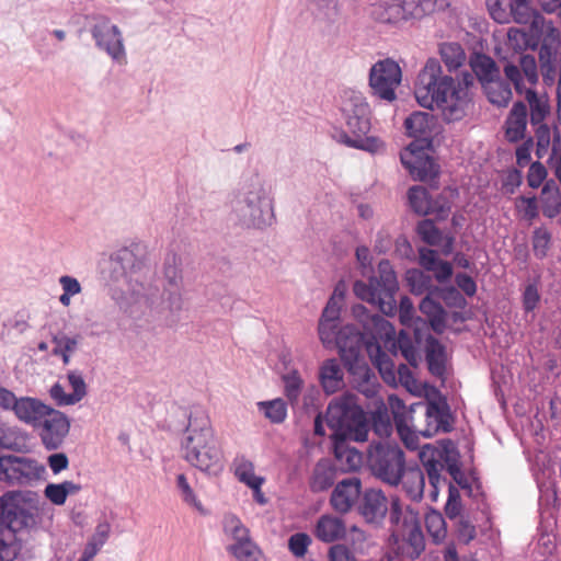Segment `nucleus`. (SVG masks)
<instances>
[{"mask_svg":"<svg viewBox=\"0 0 561 561\" xmlns=\"http://www.w3.org/2000/svg\"><path fill=\"white\" fill-rule=\"evenodd\" d=\"M472 75L466 72L461 81H455L453 77L443 75L438 60L428 59L417 76L414 94L422 107L437 108L444 121L453 123L468 114L472 105Z\"/></svg>","mask_w":561,"mask_h":561,"instance_id":"1","label":"nucleus"},{"mask_svg":"<svg viewBox=\"0 0 561 561\" xmlns=\"http://www.w3.org/2000/svg\"><path fill=\"white\" fill-rule=\"evenodd\" d=\"M389 404L397 432L409 449L419 448V435L432 437L451 428L446 403L420 401L407 409L400 398L390 396Z\"/></svg>","mask_w":561,"mask_h":561,"instance_id":"2","label":"nucleus"},{"mask_svg":"<svg viewBox=\"0 0 561 561\" xmlns=\"http://www.w3.org/2000/svg\"><path fill=\"white\" fill-rule=\"evenodd\" d=\"M146 245L141 242H133L111 255L112 278L118 282L122 277L126 278L127 289L121 291L118 296L114 294L121 309L134 313L133 301L140 298L154 304L159 296V286L156 282L145 280L139 272L145 266Z\"/></svg>","mask_w":561,"mask_h":561,"instance_id":"3","label":"nucleus"},{"mask_svg":"<svg viewBox=\"0 0 561 561\" xmlns=\"http://www.w3.org/2000/svg\"><path fill=\"white\" fill-rule=\"evenodd\" d=\"M37 524V496L33 492H9L0 497V561L19 553L18 534Z\"/></svg>","mask_w":561,"mask_h":561,"instance_id":"4","label":"nucleus"},{"mask_svg":"<svg viewBox=\"0 0 561 561\" xmlns=\"http://www.w3.org/2000/svg\"><path fill=\"white\" fill-rule=\"evenodd\" d=\"M185 460L201 471L217 476L224 469L222 453L207 412L194 407L182 439Z\"/></svg>","mask_w":561,"mask_h":561,"instance_id":"5","label":"nucleus"},{"mask_svg":"<svg viewBox=\"0 0 561 561\" xmlns=\"http://www.w3.org/2000/svg\"><path fill=\"white\" fill-rule=\"evenodd\" d=\"M419 458L426 471L432 495L436 496L440 485L448 486V502H461L457 486L447 481L443 472L446 471L462 490L471 492L470 483L461 469L460 453L450 439L439 442L437 447L426 444L421 447Z\"/></svg>","mask_w":561,"mask_h":561,"instance_id":"6","label":"nucleus"},{"mask_svg":"<svg viewBox=\"0 0 561 561\" xmlns=\"http://www.w3.org/2000/svg\"><path fill=\"white\" fill-rule=\"evenodd\" d=\"M353 311L359 318L363 330L355 325L342 327L333 346L339 350L342 360L350 369L363 358V351H367L368 342L380 341L393 332V327L388 320L378 313H368L364 306L357 305Z\"/></svg>","mask_w":561,"mask_h":561,"instance_id":"7","label":"nucleus"},{"mask_svg":"<svg viewBox=\"0 0 561 561\" xmlns=\"http://www.w3.org/2000/svg\"><path fill=\"white\" fill-rule=\"evenodd\" d=\"M231 209L245 227L262 229L272 225L273 198L259 174H252L240 183L231 199Z\"/></svg>","mask_w":561,"mask_h":561,"instance_id":"8","label":"nucleus"},{"mask_svg":"<svg viewBox=\"0 0 561 561\" xmlns=\"http://www.w3.org/2000/svg\"><path fill=\"white\" fill-rule=\"evenodd\" d=\"M342 112L346 130L336 131L334 135L336 141L370 153H376L383 147L379 138L368 136L371 128V111L362 93L356 91L345 92Z\"/></svg>","mask_w":561,"mask_h":561,"instance_id":"9","label":"nucleus"},{"mask_svg":"<svg viewBox=\"0 0 561 561\" xmlns=\"http://www.w3.org/2000/svg\"><path fill=\"white\" fill-rule=\"evenodd\" d=\"M324 417L327 425L332 430V439L367 440L369 423L353 394H344L332 400Z\"/></svg>","mask_w":561,"mask_h":561,"instance_id":"10","label":"nucleus"},{"mask_svg":"<svg viewBox=\"0 0 561 561\" xmlns=\"http://www.w3.org/2000/svg\"><path fill=\"white\" fill-rule=\"evenodd\" d=\"M399 285L396 273L389 261L378 264V275L369 278L368 283L356 280L353 286L355 296L374 306H378L386 316H392L397 309L396 293Z\"/></svg>","mask_w":561,"mask_h":561,"instance_id":"11","label":"nucleus"},{"mask_svg":"<svg viewBox=\"0 0 561 561\" xmlns=\"http://www.w3.org/2000/svg\"><path fill=\"white\" fill-rule=\"evenodd\" d=\"M446 0H381L371 4L369 15L379 23L401 26L448 7Z\"/></svg>","mask_w":561,"mask_h":561,"instance_id":"12","label":"nucleus"},{"mask_svg":"<svg viewBox=\"0 0 561 561\" xmlns=\"http://www.w3.org/2000/svg\"><path fill=\"white\" fill-rule=\"evenodd\" d=\"M503 71L506 78L514 84L517 93H525L530 107V123L534 126L542 125V121L549 113V105L543 98L524 84L526 80L534 85L538 80L537 62L534 56L523 55L519 57V65L506 62Z\"/></svg>","mask_w":561,"mask_h":561,"instance_id":"13","label":"nucleus"},{"mask_svg":"<svg viewBox=\"0 0 561 561\" xmlns=\"http://www.w3.org/2000/svg\"><path fill=\"white\" fill-rule=\"evenodd\" d=\"M368 465L373 474L385 483L397 486L408 466L404 451L394 444H377L369 451Z\"/></svg>","mask_w":561,"mask_h":561,"instance_id":"14","label":"nucleus"},{"mask_svg":"<svg viewBox=\"0 0 561 561\" xmlns=\"http://www.w3.org/2000/svg\"><path fill=\"white\" fill-rule=\"evenodd\" d=\"M90 33L95 42L96 48L106 53L112 60L126 62V48L123 33L119 27L106 16H93L90 24Z\"/></svg>","mask_w":561,"mask_h":561,"instance_id":"15","label":"nucleus"},{"mask_svg":"<svg viewBox=\"0 0 561 561\" xmlns=\"http://www.w3.org/2000/svg\"><path fill=\"white\" fill-rule=\"evenodd\" d=\"M0 408L3 411L12 412L19 421L34 427L39 425L42 419L50 409L49 405L37 398H18L11 390L4 387H0Z\"/></svg>","mask_w":561,"mask_h":561,"instance_id":"16","label":"nucleus"},{"mask_svg":"<svg viewBox=\"0 0 561 561\" xmlns=\"http://www.w3.org/2000/svg\"><path fill=\"white\" fill-rule=\"evenodd\" d=\"M45 468L35 459L24 456H0V481L26 485L38 480Z\"/></svg>","mask_w":561,"mask_h":561,"instance_id":"17","label":"nucleus"},{"mask_svg":"<svg viewBox=\"0 0 561 561\" xmlns=\"http://www.w3.org/2000/svg\"><path fill=\"white\" fill-rule=\"evenodd\" d=\"M400 66L392 59L377 61L369 71V87L377 98L392 102L396 100V89L401 83Z\"/></svg>","mask_w":561,"mask_h":561,"instance_id":"18","label":"nucleus"},{"mask_svg":"<svg viewBox=\"0 0 561 561\" xmlns=\"http://www.w3.org/2000/svg\"><path fill=\"white\" fill-rule=\"evenodd\" d=\"M401 163L416 181H431L438 174V165L424 150V146L411 142L400 156Z\"/></svg>","mask_w":561,"mask_h":561,"instance_id":"19","label":"nucleus"},{"mask_svg":"<svg viewBox=\"0 0 561 561\" xmlns=\"http://www.w3.org/2000/svg\"><path fill=\"white\" fill-rule=\"evenodd\" d=\"M39 437L47 450L61 447L70 430V421L62 412L50 407L39 423Z\"/></svg>","mask_w":561,"mask_h":561,"instance_id":"20","label":"nucleus"},{"mask_svg":"<svg viewBox=\"0 0 561 561\" xmlns=\"http://www.w3.org/2000/svg\"><path fill=\"white\" fill-rule=\"evenodd\" d=\"M167 294L168 296L165 298V291L161 294L159 290V296L154 299V304H151L145 298H140L138 301H133V306L144 302L151 311L163 318L165 323L171 327L179 320V312L183 309V297L180 291V286L168 289Z\"/></svg>","mask_w":561,"mask_h":561,"instance_id":"21","label":"nucleus"},{"mask_svg":"<svg viewBox=\"0 0 561 561\" xmlns=\"http://www.w3.org/2000/svg\"><path fill=\"white\" fill-rule=\"evenodd\" d=\"M539 61L543 82L548 85L558 83V107L561 112V44H558L557 47L542 44L539 50Z\"/></svg>","mask_w":561,"mask_h":561,"instance_id":"22","label":"nucleus"},{"mask_svg":"<svg viewBox=\"0 0 561 561\" xmlns=\"http://www.w3.org/2000/svg\"><path fill=\"white\" fill-rule=\"evenodd\" d=\"M362 495V482L357 477L339 481L330 496L332 508L340 513H348L355 504L358 505Z\"/></svg>","mask_w":561,"mask_h":561,"instance_id":"23","label":"nucleus"},{"mask_svg":"<svg viewBox=\"0 0 561 561\" xmlns=\"http://www.w3.org/2000/svg\"><path fill=\"white\" fill-rule=\"evenodd\" d=\"M357 511L367 523L379 524L388 512V500L381 490H365L358 502Z\"/></svg>","mask_w":561,"mask_h":561,"instance_id":"24","label":"nucleus"},{"mask_svg":"<svg viewBox=\"0 0 561 561\" xmlns=\"http://www.w3.org/2000/svg\"><path fill=\"white\" fill-rule=\"evenodd\" d=\"M367 353L373 364L378 368L383 381L390 386H397L394 364L390 355L382 351L380 341L368 342Z\"/></svg>","mask_w":561,"mask_h":561,"instance_id":"25","label":"nucleus"},{"mask_svg":"<svg viewBox=\"0 0 561 561\" xmlns=\"http://www.w3.org/2000/svg\"><path fill=\"white\" fill-rule=\"evenodd\" d=\"M319 382L327 394H333L344 387V373L336 359L329 358L320 365Z\"/></svg>","mask_w":561,"mask_h":561,"instance_id":"26","label":"nucleus"},{"mask_svg":"<svg viewBox=\"0 0 561 561\" xmlns=\"http://www.w3.org/2000/svg\"><path fill=\"white\" fill-rule=\"evenodd\" d=\"M394 334L396 332L393 331L389 336H385L380 340V342H383L385 346L389 347L393 354L399 351L411 366H417L420 355L409 332L407 330H401L397 337Z\"/></svg>","mask_w":561,"mask_h":561,"instance_id":"27","label":"nucleus"},{"mask_svg":"<svg viewBox=\"0 0 561 561\" xmlns=\"http://www.w3.org/2000/svg\"><path fill=\"white\" fill-rule=\"evenodd\" d=\"M528 111L523 102H516L505 122V136L508 141L516 142L525 137Z\"/></svg>","mask_w":561,"mask_h":561,"instance_id":"28","label":"nucleus"},{"mask_svg":"<svg viewBox=\"0 0 561 561\" xmlns=\"http://www.w3.org/2000/svg\"><path fill=\"white\" fill-rule=\"evenodd\" d=\"M348 440L333 439L336 467L342 471H355L360 468L363 456L354 447L347 444Z\"/></svg>","mask_w":561,"mask_h":561,"instance_id":"29","label":"nucleus"},{"mask_svg":"<svg viewBox=\"0 0 561 561\" xmlns=\"http://www.w3.org/2000/svg\"><path fill=\"white\" fill-rule=\"evenodd\" d=\"M400 483L407 495L412 501H421L424 493L425 477L422 469L417 465H408L402 472Z\"/></svg>","mask_w":561,"mask_h":561,"instance_id":"30","label":"nucleus"},{"mask_svg":"<svg viewBox=\"0 0 561 561\" xmlns=\"http://www.w3.org/2000/svg\"><path fill=\"white\" fill-rule=\"evenodd\" d=\"M316 537L323 542H333L343 538L346 527L343 520L332 515H322L316 525Z\"/></svg>","mask_w":561,"mask_h":561,"instance_id":"31","label":"nucleus"},{"mask_svg":"<svg viewBox=\"0 0 561 561\" xmlns=\"http://www.w3.org/2000/svg\"><path fill=\"white\" fill-rule=\"evenodd\" d=\"M433 117L428 113L414 112L404 121V127L410 137L415 138L414 142L425 141L428 145L431 125Z\"/></svg>","mask_w":561,"mask_h":561,"instance_id":"32","label":"nucleus"},{"mask_svg":"<svg viewBox=\"0 0 561 561\" xmlns=\"http://www.w3.org/2000/svg\"><path fill=\"white\" fill-rule=\"evenodd\" d=\"M420 310L427 316L432 329L442 333L446 328V312L443 306L434 300L433 291H430L420 302Z\"/></svg>","mask_w":561,"mask_h":561,"instance_id":"33","label":"nucleus"},{"mask_svg":"<svg viewBox=\"0 0 561 561\" xmlns=\"http://www.w3.org/2000/svg\"><path fill=\"white\" fill-rule=\"evenodd\" d=\"M28 435L18 426H11L0 422V448L14 451L27 449Z\"/></svg>","mask_w":561,"mask_h":561,"instance_id":"34","label":"nucleus"},{"mask_svg":"<svg viewBox=\"0 0 561 561\" xmlns=\"http://www.w3.org/2000/svg\"><path fill=\"white\" fill-rule=\"evenodd\" d=\"M335 468L328 460H320L313 468L312 476L309 481L310 490L313 493L327 491L334 484Z\"/></svg>","mask_w":561,"mask_h":561,"instance_id":"35","label":"nucleus"},{"mask_svg":"<svg viewBox=\"0 0 561 561\" xmlns=\"http://www.w3.org/2000/svg\"><path fill=\"white\" fill-rule=\"evenodd\" d=\"M425 356L430 371L435 376H443L445 373V347L432 335L425 340Z\"/></svg>","mask_w":561,"mask_h":561,"instance_id":"36","label":"nucleus"},{"mask_svg":"<svg viewBox=\"0 0 561 561\" xmlns=\"http://www.w3.org/2000/svg\"><path fill=\"white\" fill-rule=\"evenodd\" d=\"M470 65L482 87H484V83L500 78V69L495 61L484 54H477L471 58Z\"/></svg>","mask_w":561,"mask_h":561,"instance_id":"37","label":"nucleus"},{"mask_svg":"<svg viewBox=\"0 0 561 561\" xmlns=\"http://www.w3.org/2000/svg\"><path fill=\"white\" fill-rule=\"evenodd\" d=\"M340 0H309V7L316 20L331 27L340 14Z\"/></svg>","mask_w":561,"mask_h":561,"instance_id":"38","label":"nucleus"},{"mask_svg":"<svg viewBox=\"0 0 561 561\" xmlns=\"http://www.w3.org/2000/svg\"><path fill=\"white\" fill-rule=\"evenodd\" d=\"M483 90L490 103L499 107L507 106L513 95L510 84L501 78L484 83Z\"/></svg>","mask_w":561,"mask_h":561,"instance_id":"39","label":"nucleus"},{"mask_svg":"<svg viewBox=\"0 0 561 561\" xmlns=\"http://www.w3.org/2000/svg\"><path fill=\"white\" fill-rule=\"evenodd\" d=\"M81 490L79 484L72 481H64L61 483H48L45 486V496L55 505L65 504L67 496L76 494Z\"/></svg>","mask_w":561,"mask_h":561,"instance_id":"40","label":"nucleus"},{"mask_svg":"<svg viewBox=\"0 0 561 561\" xmlns=\"http://www.w3.org/2000/svg\"><path fill=\"white\" fill-rule=\"evenodd\" d=\"M439 54L449 71L458 69L466 60L463 48L455 42L442 43L439 45Z\"/></svg>","mask_w":561,"mask_h":561,"instance_id":"41","label":"nucleus"},{"mask_svg":"<svg viewBox=\"0 0 561 561\" xmlns=\"http://www.w3.org/2000/svg\"><path fill=\"white\" fill-rule=\"evenodd\" d=\"M408 199L410 207L419 215H428L435 210L427 190L422 186H412Z\"/></svg>","mask_w":561,"mask_h":561,"instance_id":"42","label":"nucleus"},{"mask_svg":"<svg viewBox=\"0 0 561 561\" xmlns=\"http://www.w3.org/2000/svg\"><path fill=\"white\" fill-rule=\"evenodd\" d=\"M53 355L60 356L62 363L68 365L70 363V355L76 352L80 336H69L65 333H58L53 336Z\"/></svg>","mask_w":561,"mask_h":561,"instance_id":"43","label":"nucleus"},{"mask_svg":"<svg viewBox=\"0 0 561 561\" xmlns=\"http://www.w3.org/2000/svg\"><path fill=\"white\" fill-rule=\"evenodd\" d=\"M554 135L560 137L558 130L551 129L548 125H538L535 131L536 138V154L538 159H543L550 156L551 148L554 141Z\"/></svg>","mask_w":561,"mask_h":561,"instance_id":"44","label":"nucleus"},{"mask_svg":"<svg viewBox=\"0 0 561 561\" xmlns=\"http://www.w3.org/2000/svg\"><path fill=\"white\" fill-rule=\"evenodd\" d=\"M222 528L226 537L233 540V543H239L250 538L249 529L233 514H226L224 516Z\"/></svg>","mask_w":561,"mask_h":561,"instance_id":"45","label":"nucleus"},{"mask_svg":"<svg viewBox=\"0 0 561 561\" xmlns=\"http://www.w3.org/2000/svg\"><path fill=\"white\" fill-rule=\"evenodd\" d=\"M284 382V393L291 405L298 404L304 380L296 369H293L282 376Z\"/></svg>","mask_w":561,"mask_h":561,"instance_id":"46","label":"nucleus"},{"mask_svg":"<svg viewBox=\"0 0 561 561\" xmlns=\"http://www.w3.org/2000/svg\"><path fill=\"white\" fill-rule=\"evenodd\" d=\"M537 16L527 0H511L510 20L513 19L518 24H535Z\"/></svg>","mask_w":561,"mask_h":561,"instance_id":"47","label":"nucleus"},{"mask_svg":"<svg viewBox=\"0 0 561 561\" xmlns=\"http://www.w3.org/2000/svg\"><path fill=\"white\" fill-rule=\"evenodd\" d=\"M260 412H263L265 417L272 423H283L287 416L286 403L283 399H274L271 401H261L257 403Z\"/></svg>","mask_w":561,"mask_h":561,"instance_id":"48","label":"nucleus"},{"mask_svg":"<svg viewBox=\"0 0 561 561\" xmlns=\"http://www.w3.org/2000/svg\"><path fill=\"white\" fill-rule=\"evenodd\" d=\"M227 550L239 561H259L261 556L260 549L251 538L239 543H231Z\"/></svg>","mask_w":561,"mask_h":561,"instance_id":"49","label":"nucleus"},{"mask_svg":"<svg viewBox=\"0 0 561 561\" xmlns=\"http://www.w3.org/2000/svg\"><path fill=\"white\" fill-rule=\"evenodd\" d=\"M163 274L171 287L180 286L182 282L181 257L176 253L170 252L167 254L163 263Z\"/></svg>","mask_w":561,"mask_h":561,"instance_id":"50","label":"nucleus"},{"mask_svg":"<svg viewBox=\"0 0 561 561\" xmlns=\"http://www.w3.org/2000/svg\"><path fill=\"white\" fill-rule=\"evenodd\" d=\"M176 486L184 503L195 508L202 515H207L208 512L205 510L202 502L197 499L185 474L181 473L176 477Z\"/></svg>","mask_w":561,"mask_h":561,"instance_id":"51","label":"nucleus"},{"mask_svg":"<svg viewBox=\"0 0 561 561\" xmlns=\"http://www.w3.org/2000/svg\"><path fill=\"white\" fill-rule=\"evenodd\" d=\"M417 233L428 245H440L443 242V232L434 225L432 220L425 219L417 225Z\"/></svg>","mask_w":561,"mask_h":561,"instance_id":"52","label":"nucleus"},{"mask_svg":"<svg viewBox=\"0 0 561 561\" xmlns=\"http://www.w3.org/2000/svg\"><path fill=\"white\" fill-rule=\"evenodd\" d=\"M340 322L319 321V337L325 347L332 348L334 346L340 336Z\"/></svg>","mask_w":561,"mask_h":561,"instance_id":"53","label":"nucleus"},{"mask_svg":"<svg viewBox=\"0 0 561 561\" xmlns=\"http://www.w3.org/2000/svg\"><path fill=\"white\" fill-rule=\"evenodd\" d=\"M408 283L411 287V291L415 295H422L425 291H434L435 289L431 288L432 279L428 275H425L423 272L413 270L408 272Z\"/></svg>","mask_w":561,"mask_h":561,"instance_id":"54","label":"nucleus"},{"mask_svg":"<svg viewBox=\"0 0 561 561\" xmlns=\"http://www.w3.org/2000/svg\"><path fill=\"white\" fill-rule=\"evenodd\" d=\"M551 234L545 228H536L533 233V250L537 259H543L550 248Z\"/></svg>","mask_w":561,"mask_h":561,"instance_id":"55","label":"nucleus"},{"mask_svg":"<svg viewBox=\"0 0 561 561\" xmlns=\"http://www.w3.org/2000/svg\"><path fill=\"white\" fill-rule=\"evenodd\" d=\"M236 476L239 481L251 488L254 483H263L264 479L254 473V466L247 459H241L236 467Z\"/></svg>","mask_w":561,"mask_h":561,"instance_id":"56","label":"nucleus"},{"mask_svg":"<svg viewBox=\"0 0 561 561\" xmlns=\"http://www.w3.org/2000/svg\"><path fill=\"white\" fill-rule=\"evenodd\" d=\"M485 3L494 21L497 23L510 22L511 0H486Z\"/></svg>","mask_w":561,"mask_h":561,"instance_id":"57","label":"nucleus"},{"mask_svg":"<svg viewBox=\"0 0 561 561\" xmlns=\"http://www.w3.org/2000/svg\"><path fill=\"white\" fill-rule=\"evenodd\" d=\"M373 428L379 436H389L392 431L390 416L385 407L378 408L371 415Z\"/></svg>","mask_w":561,"mask_h":561,"instance_id":"58","label":"nucleus"},{"mask_svg":"<svg viewBox=\"0 0 561 561\" xmlns=\"http://www.w3.org/2000/svg\"><path fill=\"white\" fill-rule=\"evenodd\" d=\"M69 385L72 388L71 396L68 398L69 402H79L87 394V385L79 370H70L67 375Z\"/></svg>","mask_w":561,"mask_h":561,"instance_id":"59","label":"nucleus"},{"mask_svg":"<svg viewBox=\"0 0 561 561\" xmlns=\"http://www.w3.org/2000/svg\"><path fill=\"white\" fill-rule=\"evenodd\" d=\"M310 543L311 538L305 533H296L288 539V548L290 552L298 558H301L306 554Z\"/></svg>","mask_w":561,"mask_h":561,"instance_id":"60","label":"nucleus"},{"mask_svg":"<svg viewBox=\"0 0 561 561\" xmlns=\"http://www.w3.org/2000/svg\"><path fill=\"white\" fill-rule=\"evenodd\" d=\"M550 168L553 170L556 178L561 183V137L554 135V141L551 148V153L548 158Z\"/></svg>","mask_w":561,"mask_h":561,"instance_id":"61","label":"nucleus"},{"mask_svg":"<svg viewBox=\"0 0 561 561\" xmlns=\"http://www.w3.org/2000/svg\"><path fill=\"white\" fill-rule=\"evenodd\" d=\"M444 524H445V522L443 519V516L438 513L430 514L426 517L427 530L432 534V536L436 540L442 539L445 536Z\"/></svg>","mask_w":561,"mask_h":561,"instance_id":"62","label":"nucleus"},{"mask_svg":"<svg viewBox=\"0 0 561 561\" xmlns=\"http://www.w3.org/2000/svg\"><path fill=\"white\" fill-rule=\"evenodd\" d=\"M540 295L535 284H528L523 293V307L526 312H531L538 306Z\"/></svg>","mask_w":561,"mask_h":561,"instance_id":"63","label":"nucleus"},{"mask_svg":"<svg viewBox=\"0 0 561 561\" xmlns=\"http://www.w3.org/2000/svg\"><path fill=\"white\" fill-rule=\"evenodd\" d=\"M330 561H356L353 552L344 545H333L329 550Z\"/></svg>","mask_w":561,"mask_h":561,"instance_id":"64","label":"nucleus"}]
</instances>
